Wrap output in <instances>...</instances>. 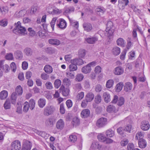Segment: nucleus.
<instances>
[{
	"instance_id": "1",
	"label": "nucleus",
	"mask_w": 150,
	"mask_h": 150,
	"mask_svg": "<svg viewBox=\"0 0 150 150\" xmlns=\"http://www.w3.org/2000/svg\"><path fill=\"white\" fill-rule=\"evenodd\" d=\"M15 28L12 30L14 33L20 35H25L26 33L25 28L21 26L20 21L15 23Z\"/></svg>"
},
{
	"instance_id": "2",
	"label": "nucleus",
	"mask_w": 150,
	"mask_h": 150,
	"mask_svg": "<svg viewBox=\"0 0 150 150\" xmlns=\"http://www.w3.org/2000/svg\"><path fill=\"white\" fill-rule=\"evenodd\" d=\"M55 110L54 106L52 105L47 106L44 109L43 114L45 116H48L52 114Z\"/></svg>"
},
{
	"instance_id": "3",
	"label": "nucleus",
	"mask_w": 150,
	"mask_h": 150,
	"mask_svg": "<svg viewBox=\"0 0 150 150\" xmlns=\"http://www.w3.org/2000/svg\"><path fill=\"white\" fill-rule=\"evenodd\" d=\"M21 147L20 142L18 140H16L13 141L11 143V150H20L21 148Z\"/></svg>"
},
{
	"instance_id": "4",
	"label": "nucleus",
	"mask_w": 150,
	"mask_h": 150,
	"mask_svg": "<svg viewBox=\"0 0 150 150\" xmlns=\"http://www.w3.org/2000/svg\"><path fill=\"white\" fill-rule=\"evenodd\" d=\"M107 119L104 117L100 118L98 119L96 122V125L99 127H101L107 124Z\"/></svg>"
},
{
	"instance_id": "5",
	"label": "nucleus",
	"mask_w": 150,
	"mask_h": 150,
	"mask_svg": "<svg viewBox=\"0 0 150 150\" xmlns=\"http://www.w3.org/2000/svg\"><path fill=\"white\" fill-rule=\"evenodd\" d=\"M57 26L61 29H64L67 26V23L65 21L63 18H60L57 21Z\"/></svg>"
},
{
	"instance_id": "6",
	"label": "nucleus",
	"mask_w": 150,
	"mask_h": 150,
	"mask_svg": "<svg viewBox=\"0 0 150 150\" xmlns=\"http://www.w3.org/2000/svg\"><path fill=\"white\" fill-rule=\"evenodd\" d=\"M150 126L147 121H143L141 123V128L144 131L148 130L150 128Z\"/></svg>"
},
{
	"instance_id": "7",
	"label": "nucleus",
	"mask_w": 150,
	"mask_h": 150,
	"mask_svg": "<svg viewBox=\"0 0 150 150\" xmlns=\"http://www.w3.org/2000/svg\"><path fill=\"white\" fill-rule=\"evenodd\" d=\"M64 126V123L63 120L60 119L56 122V127L59 130H62L63 129Z\"/></svg>"
},
{
	"instance_id": "8",
	"label": "nucleus",
	"mask_w": 150,
	"mask_h": 150,
	"mask_svg": "<svg viewBox=\"0 0 150 150\" xmlns=\"http://www.w3.org/2000/svg\"><path fill=\"white\" fill-rule=\"evenodd\" d=\"M71 64H74L76 66L82 65L83 62L82 59H81L75 58L70 60Z\"/></svg>"
},
{
	"instance_id": "9",
	"label": "nucleus",
	"mask_w": 150,
	"mask_h": 150,
	"mask_svg": "<svg viewBox=\"0 0 150 150\" xmlns=\"http://www.w3.org/2000/svg\"><path fill=\"white\" fill-rule=\"evenodd\" d=\"M83 27L85 31L89 32L92 30V26L91 23H84L83 24Z\"/></svg>"
},
{
	"instance_id": "10",
	"label": "nucleus",
	"mask_w": 150,
	"mask_h": 150,
	"mask_svg": "<svg viewBox=\"0 0 150 150\" xmlns=\"http://www.w3.org/2000/svg\"><path fill=\"white\" fill-rule=\"evenodd\" d=\"M90 114V111L88 109H85L82 111L81 116L82 118H86L89 117Z\"/></svg>"
},
{
	"instance_id": "11",
	"label": "nucleus",
	"mask_w": 150,
	"mask_h": 150,
	"mask_svg": "<svg viewBox=\"0 0 150 150\" xmlns=\"http://www.w3.org/2000/svg\"><path fill=\"white\" fill-rule=\"evenodd\" d=\"M54 124V121L53 118L50 117L47 119L45 121V124L48 127H52Z\"/></svg>"
},
{
	"instance_id": "12",
	"label": "nucleus",
	"mask_w": 150,
	"mask_h": 150,
	"mask_svg": "<svg viewBox=\"0 0 150 150\" xmlns=\"http://www.w3.org/2000/svg\"><path fill=\"white\" fill-rule=\"evenodd\" d=\"M132 88V85L130 82L126 83L124 85V89L125 91L129 92Z\"/></svg>"
},
{
	"instance_id": "13",
	"label": "nucleus",
	"mask_w": 150,
	"mask_h": 150,
	"mask_svg": "<svg viewBox=\"0 0 150 150\" xmlns=\"http://www.w3.org/2000/svg\"><path fill=\"white\" fill-rule=\"evenodd\" d=\"M94 98V94L93 93L91 92L88 93L85 97V99L88 102L92 101L93 99Z\"/></svg>"
},
{
	"instance_id": "14",
	"label": "nucleus",
	"mask_w": 150,
	"mask_h": 150,
	"mask_svg": "<svg viewBox=\"0 0 150 150\" xmlns=\"http://www.w3.org/2000/svg\"><path fill=\"white\" fill-rule=\"evenodd\" d=\"M124 72L123 69L121 67H118L115 68L114 73L115 75H120L122 74Z\"/></svg>"
},
{
	"instance_id": "15",
	"label": "nucleus",
	"mask_w": 150,
	"mask_h": 150,
	"mask_svg": "<svg viewBox=\"0 0 150 150\" xmlns=\"http://www.w3.org/2000/svg\"><path fill=\"white\" fill-rule=\"evenodd\" d=\"M48 42L50 44L55 45H58L60 44V41L55 38L50 39L48 40Z\"/></svg>"
},
{
	"instance_id": "16",
	"label": "nucleus",
	"mask_w": 150,
	"mask_h": 150,
	"mask_svg": "<svg viewBox=\"0 0 150 150\" xmlns=\"http://www.w3.org/2000/svg\"><path fill=\"white\" fill-rule=\"evenodd\" d=\"M103 98H104L105 102L108 103L111 100L110 95L109 93L105 92L103 94Z\"/></svg>"
},
{
	"instance_id": "17",
	"label": "nucleus",
	"mask_w": 150,
	"mask_h": 150,
	"mask_svg": "<svg viewBox=\"0 0 150 150\" xmlns=\"http://www.w3.org/2000/svg\"><path fill=\"white\" fill-rule=\"evenodd\" d=\"M60 89L62 90V94L64 96H67L69 95V88H65L63 86H62L60 88Z\"/></svg>"
},
{
	"instance_id": "18",
	"label": "nucleus",
	"mask_w": 150,
	"mask_h": 150,
	"mask_svg": "<svg viewBox=\"0 0 150 150\" xmlns=\"http://www.w3.org/2000/svg\"><path fill=\"white\" fill-rule=\"evenodd\" d=\"M91 71V67L88 64L87 65L82 68L81 71L85 74L90 72Z\"/></svg>"
},
{
	"instance_id": "19",
	"label": "nucleus",
	"mask_w": 150,
	"mask_h": 150,
	"mask_svg": "<svg viewBox=\"0 0 150 150\" xmlns=\"http://www.w3.org/2000/svg\"><path fill=\"white\" fill-rule=\"evenodd\" d=\"M138 144L139 147L141 148H145L147 144L146 141L144 139H139V141Z\"/></svg>"
},
{
	"instance_id": "20",
	"label": "nucleus",
	"mask_w": 150,
	"mask_h": 150,
	"mask_svg": "<svg viewBox=\"0 0 150 150\" xmlns=\"http://www.w3.org/2000/svg\"><path fill=\"white\" fill-rule=\"evenodd\" d=\"M86 42L90 44H94L98 40V38L95 37H92L91 38H86Z\"/></svg>"
},
{
	"instance_id": "21",
	"label": "nucleus",
	"mask_w": 150,
	"mask_h": 150,
	"mask_svg": "<svg viewBox=\"0 0 150 150\" xmlns=\"http://www.w3.org/2000/svg\"><path fill=\"white\" fill-rule=\"evenodd\" d=\"M125 129L122 127H119L117 129V132L120 134L123 137L126 136V134Z\"/></svg>"
},
{
	"instance_id": "22",
	"label": "nucleus",
	"mask_w": 150,
	"mask_h": 150,
	"mask_svg": "<svg viewBox=\"0 0 150 150\" xmlns=\"http://www.w3.org/2000/svg\"><path fill=\"white\" fill-rule=\"evenodd\" d=\"M1 64L2 65V67L1 69L2 70L4 71L5 72H7L10 70V68L9 66L7 64H5L4 65L3 62L2 61H0V64Z\"/></svg>"
},
{
	"instance_id": "23",
	"label": "nucleus",
	"mask_w": 150,
	"mask_h": 150,
	"mask_svg": "<svg viewBox=\"0 0 150 150\" xmlns=\"http://www.w3.org/2000/svg\"><path fill=\"white\" fill-rule=\"evenodd\" d=\"M107 110L109 113L116 112L117 111L115 107L112 105H109L107 106Z\"/></svg>"
},
{
	"instance_id": "24",
	"label": "nucleus",
	"mask_w": 150,
	"mask_h": 150,
	"mask_svg": "<svg viewBox=\"0 0 150 150\" xmlns=\"http://www.w3.org/2000/svg\"><path fill=\"white\" fill-rule=\"evenodd\" d=\"M14 55L16 58L19 59H21L23 57L22 52L19 50H17L14 53Z\"/></svg>"
},
{
	"instance_id": "25",
	"label": "nucleus",
	"mask_w": 150,
	"mask_h": 150,
	"mask_svg": "<svg viewBox=\"0 0 150 150\" xmlns=\"http://www.w3.org/2000/svg\"><path fill=\"white\" fill-rule=\"evenodd\" d=\"M18 94L16 93L13 92L11 94V102L12 104H15L17 97Z\"/></svg>"
},
{
	"instance_id": "26",
	"label": "nucleus",
	"mask_w": 150,
	"mask_h": 150,
	"mask_svg": "<svg viewBox=\"0 0 150 150\" xmlns=\"http://www.w3.org/2000/svg\"><path fill=\"white\" fill-rule=\"evenodd\" d=\"M44 69L45 71L47 74H50L53 71L52 67L49 65H46L44 67Z\"/></svg>"
},
{
	"instance_id": "27",
	"label": "nucleus",
	"mask_w": 150,
	"mask_h": 150,
	"mask_svg": "<svg viewBox=\"0 0 150 150\" xmlns=\"http://www.w3.org/2000/svg\"><path fill=\"white\" fill-rule=\"evenodd\" d=\"M8 92L5 90L1 91L0 93V99L1 100L5 99L8 96Z\"/></svg>"
},
{
	"instance_id": "28",
	"label": "nucleus",
	"mask_w": 150,
	"mask_h": 150,
	"mask_svg": "<svg viewBox=\"0 0 150 150\" xmlns=\"http://www.w3.org/2000/svg\"><path fill=\"white\" fill-rule=\"evenodd\" d=\"M112 52L115 55H119L120 52V48L117 47H114L112 50Z\"/></svg>"
},
{
	"instance_id": "29",
	"label": "nucleus",
	"mask_w": 150,
	"mask_h": 150,
	"mask_svg": "<svg viewBox=\"0 0 150 150\" xmlns=\"http://www.w3.org/2000/svg\"><path fill=\"white\" fill-rule=\"evenodd\" d=\"M46 101L43 98L40 99L38 101V105L40 108H43L45 105Z\"/></svg>"
},
{
	"instance_id": "30",
	"label": "nucleus",
	"mask_w": 150,
	"mask_h": 150,
	"mask_svg": "<svg viewBox=\"0 0 150 150\" xmlns=\"http://www.w3.org/2000/svg\"><path fill=\"white\" fill-rule=\"evenodd\" d=\"M24 52L25 54L28 56H29L32 55L33 53V51L30 48L27 47L24 49Z\"/></svg>"
},
{
	"instance_id": "31",
	"label": "nucleus",
	"mask_w": 150,
	"mask_h": 150,
	"mask_svg": "<svg viewBox=\"0 0 150 150\" xmlns=\"http://www.w3.org/2000/svg\"><path fill=\"white\" fill-rule=\"evenodd\" d=\"M106 134L108 137H112L115 135L114 131L112 130L111 129H110L106 131Z\"/></svg>"
},
{
	"instance_id": "32",
	"label": "nucleus",
	"mask_w": 150,
	"mask_h": 150,
	"mask_svg": "<svg viewBox=\"0 0 150 150\" xmlns=\"http://www.w3.org/2000/svg\"><path fill=\"white\" fill-rule=\"evenodd\" d=\"M123 86V83L122 82H120L117 84L115 87L116 91L117 92L120 91L122 90Z\"/></svg>"
},
{
	"instance_id": "33",
	"label": "nucleus",
	"mask_w": 150,
	"mask_h": 150,
	"mask_svg": "<svg viewBox=\"0 0 150 150\" xmlns=\"http://www.w3.org/2000/svg\"><path fill=\"white\" fill-rule=\"evenodd\" d=\"M117 45L119 46L124 47L125 46V43L124 40L122 38H119L117 40Z\"/></svg>"
},
{
	"instance_id": "34",
	"label": "nucleus",
	"mask_w": 150,
	"mask_h": 150,
	"mask_svg": "<svg viewBox=\"0 0 150 150\" xmlns=\"http://www.w3.org/2000/svg\"><path fill=\"white\" fill-rule=\"evenodd\" d=\"M114 84V81L112 79H109L107 81L106 84V87L107 88H112Z\"/></svg>"
},
{
	"instance_id": "35",
	"label": "nucleus",
	"mask_w": 150,
	"mask_h": 150,
	"mask_svg": "<svg viewBox=\"0 0 150 150\" xmlns=\"http://www.w3.org/2000/svg\"><path fill=\"white\" fill-rule=\"evenodd\" d=\"M105 31V35L107 36L110 39V37L112 36L113 35V30L112 29L109 30L106 29Z\"/></svg>"
},
{
	"instance_id": "36",
	"label": "nucleus",
	"mask_w": 150,
	"mask_h": 150,
	"mask_svg": "<svg viewBox=\"0 0 150 150\" xmlns=\"http://www.w3.org/2000/svg\"><path fill=\"white\" fill-rule=\"evenodd\" d=\"M14 93H16L18 95H21L23 93L22 88L20 86H17L15 89V91Z\"/></svg>"
},
{
	"instance_id": "37",
	"label": "nucleus",
	"mask_w": 150,
	"mask_h": 150,
	"mask_svg": "<svg viewBox=\"0 0 150 150\" xmlns=\"http://www.w3.org/2000/svg\"><path fill=\"white\" fill-rule=\"evenodd\" d=\"M4 107L5 109H8L10 108L11 103L9 99L6 100L4 104Z\"/></svg>"
},
{
	"instance_id": "38",
	"label": "nucleus",
	"mask_w": 150,
	"mask_h": 150,
	"mask_svg": "<svg viewBox=\"0 0 150 150\" xmlns=\"http://www.w3.org/2000/svg\"><path fill=\"white\" fill-rule=\"evenodd\" d=\"M24 146V147L22 148L21 150H30L31 146L30 142L27 141L26 144Z\"/></svg>"
},
{
	"instance_id": "39",
	"label": "nucleus",
	"mask_w": 150,
	"mask_h": 150,
	"mask_svg": "<svg viewBox=\"0 0 150 150\" xmlns=\"http://www.w3.org/2000/svg\"><path fill=\"white\" fill-rule=\"evenodd\" d=\"M67 17L71 25H72L74 27L77 28L79 27L78 22H74L73 20L72 19L70 18L69 16H68Z\"/></svg>"
},
{
	"instance_id": "40",
	"label": "nucleus",
	"mask_w": 150,
	"mask_h": 150,
	"mask_svg": "<svg viewBox=\"0 0 150 150\" xmlns=\"http://www.w3.org/2000/svg\"><path fill=\"white\" fill-rule=\"evenodd\" d=\"M71 123L74 126L78 125L80 124L79 120L76 117H75L73 118Z\"/></svg>"
},
{
	"instance_id": "41",
	"label": "nucleus",
	"mask_w": 150,
	"mask_h": 150,
	"mask_svg": "<svg viewBox=\"0 0 150 150\" xmlns=\"http://www.w3.org/2000/svg\"><path fill=\"white\" fill-rule=\"evenodd\" d=\"M63 82L64 85L67 87L69 86L71 84L70 80L67 78H65L63 79Z\"/></svg>"
},
{
	"instance_id": "42",
	"label": "nucleus",
	"mask_w": 150,
	"mask_h": 150,
	"mask_svg": "<svg viewBox=\"0 0 150 150\" xmlns=\"http://www.w3.org/2000/svg\"><path fill=\"white\" fill-rule=\"evenodd\" d=\"M77 139V137L74 134H71L69 137V141L73 143L75 142Z\"/></svg>"
},
{
	"instance_id": "43",
	"label": "nucleus",
	"mask_w": 150,
	"mask_h": 150,
	"mask_svg": "<svg viewBox=\"0 0 150 150\" xmlns=\"http://www.w3.org/2000/svg\"><path fill=\"white\" fill-rule=\"evenodd\" d=\"M91 147L94 149H100L101 148V145L98 142H94L92 143Z\"/></svg>"
},
{
	"instance_id": "44",
	"label": "nucleus",
	"mask_w": 150,
	"mask_h": 150,
	"mask_svg": "<svg viewBox=\"0 0 150 150\" xmlns=\"http://www.w3.org/2000/svg\"><path fill=\"white\" fill-rule=\"evenodd\" d=\"M30 108L31 110H33L35 107V102L33 99L30 100L28 103Z\"/></svg>"
},
{
	"instance_id": "45",
	"label": "nucleus",
	"mask_w": 150,
	"mask_h": 150,
	"mask_svg": "<svg viewBox=\"0 0 150 150\" xmlns=\"http://www.w3.org/2000/svg\"><path fill=\"white\" fill-rule=\"evenodd\" d=\"M77 69V66L74 64H71L69 66V69L70 71H76Z\"/></svg>"
},
{
	"instance_id": "46",
	"label": "nucleus",
	"mask_w": 150,
	"mask_h": 150,
	"mask_svg": "<svg viewBox=\"0 0 150 150\" xmlns=\"http://www.w3.org/2000/svg\"><path fill=\"white\" fill-rule=\"evenodd\" d=\"M26 13V11L25 10H21L16 15L17 17L20 18L23 16Z\"/></svg>"
},
{
	"instance_id": "47",
	"label": "nucleus",
	"mask_w": 150,
	"mask_h": 150,
	"mask_svg": "<svg viewBox=\"0 0 150 150\" xmlns=\"http://www.w3.org/2000/svg\"><path fill=\"white\" fill-rule=\"evenodd\" d=\"M101 101V97L100 95L98 94L95 97V102L97 104H99L100 103Z\"/></svg>"
},
{
	"instance_id": "48",
	"label": "nucleus",
	"mask_w": 150,
	"mask_h": 150,
	"mask_svg": "<svg viewBox=\"0 0 150 150\" xmlns=\"http://www.w3.org/2000/svg\"><path fill=\"white\" fill-rule=\"evenodd\" d=\"M84 76L83 74H77L75 80L78 81H81L83 79Z\"/></svg>"
},
{
	"instance_id": "49",
	"label": "nucleus",
	"mask_w": 150,
	"mask_h": 150,
	"mask_svg": "<svg viewBox=\"0 0 150 150\" xmlns=\"http://www.w3.org/2000/svg\"><path fill=\"white\" fill-rule=\"evenodd\" d=\"M144 137V134L143 133L141 132H138L136 134L135 136V138L138 140L143 139Z\"/></svg>"
},
{
	"instance_id": "50",
	"label": "nucleus",
	"mask_w": 150,
	"mask_h": 150,
	"mask_svg": "<svg viewBox=\"0 0 150 150\" xmlns=\"http://www.w3.org/2000/svg\"><path fill=\"white\" fill-rule=\"evenodd\" d=\"M96 11L98 13H99V15H101L103 14L105 12V9L103 8L98 7L96 9Z\"/></svg>"
},
{
	"instance_id": "51",
	"label": "nucleus",
	"mask_w": 150,
	"mask_h": 150,
	"mask_svg": "<svg viewBox=\"0 0 150 150\" xmlns=\"http://www.w3.org/2000/svg\"><path fill=\"white\" fill-rule=\"evenodd\" d=\"M85 51L84 50L80 49L79 52V57L83 58L86 55Z\"/></svg>"
},
{
	"instance_id": "52",
	"label": "nucleus",
	"mask_w": 150,
	"mask_h": 150,
	"mask_svg": "<svg viewBox=\"0 0 150 150\" xmlns=\"http://www.w3.org/2000/svg\"><path fill=\"white\" fill-rule=\"evenodd\" d=\"M30 105H29L28 103L27 102H25L23 104V110L25 112H27L29 108Z\"/></svg>"
},
{
	"instance_id": "53",
	"label": "nucleus",
	"mask_w": 150,
	"mask_h": 150,
	"mask_svg": "<svg viewBox=\"0 0 150 150\" xmlns=\"http://www.w3.org/2000/svg\"><path fill=\"white\" fill-rule=\"evenodd\" d=\"M61 83V81L59 79L56 80L54 83V87L56 88H58L60 86Z\"/></svg>"
},
{
	"instance_id": "54",
	"label": "nucleus",
	"mask_w": 150,
	"mask_h": 150,
	"mask_svg": "<svg viewBox=\"0 0 150 150\" xmlns=\"http://www.w3.org/2000/svg\"><path fill=\"white\" fill-rule=\"evenodd\" d=\"M67 76L70 79H73L75 77V73L70 71L67 73Z\"/></svg>"
},
{
	"instance_id": "55",
	"label": "nucleus",
	"mask_w": 150,
	"mask_h": 150,
	"mask_svg": "<svg viewBox=\"0 0 150 150\" xmlns=\"http://www.w3.org/2000/svg\"><path fill=\"white\" fill-rule=\"evenodd\" d=\"M106 25V29L108 30L112 29V28L113 26V24L112 21H109L108 22Z\"/></svg>"
},
{
	"instance_id": "56",
	"label": "nucleus",
	"mask_w": 150,
	"mask_h": 150,
	"mask_svg": "<svg viewBox=\"0 0 150 150\" xmlns=\"http://www.w3.org/2000/svg\"><path fill=\"white\" fill-rule=\"evenodd\" d=\"M118 100L117 105L119 106H121L124 104L125 100L123 97H120Z\"/></svg>"
},
{
	"instance_id": "57",
	"label": "nucleus",
	"mask_w": 150,
	"mask_h": 150,
	"mask_svg": "<svg viewBox=\"0 0 150 150\" xmlns=\"http://www.w3.org/2000/svg\"><path fill=\"white\" fill-rule=\"evenodd\" d=\"M98 138L99 141L104 142L106 138L103 134H100L98 135Z\"/></svg>"
},
{
	"instance_id": "58",
	"label": "nucleus",
	"mask_w": 150,
	"mask_h": 150,
	"mask_svg": "<svg viewBox=\"0 0 150 150\" xmlns=\"http://www.w3.org/2000/svg\"><path fill=\"white\" fill-rule=\"evenodd\" d=\"M35 132L39 135L44 137L45 136L46 133L45 132L43 131H39L37 130H35Z\"/></svg>"
},
{
	"instance_id": "59",
	"label": "nucleus",
	"mask_w": 150,
	"mask_h": 150,
	"mask_svg": "<svg viewBox=\"0 0 150 150\" xmlns=\"http://www.w3.org/2000/svg\"><path fill=\"white\" fill-rule=\"evenodd\" d=\"M8 24V21L6 19H4L0 21V25L3 27L6 26Z\"/></svg>"
},
{
	"instance_id": "60",
	"label": "nucleus",
	"mask_w": 150,
	"mask_h": 150,
	"mask_svg": "<svg viewBox=\"0 0 150 150\" xmlns=\"http://www.w3.org/2000/svg\"><path fill=\"white\" fill-rule=\"evenodd\" d=\"M102 89V86L99 84H97L96 85L95 88V90L97 92H100Z\"/></svg>"
},
{
	"instance_id": "61",
	"label": "nucleus",
	"mask_w": 150,
	"mask_h": 150,
	"mask_svg": "<svg viewBox=\"0 0 150 150\" xmlns=\"http://www.w3.org/2000/svg\"><path fill=\"white\" fill-rule=\"evenodd\" d=\"M57 18H56V17L53 18V19H52V20L50 23L51 26V27L52 28V30H54V26L55 24V23L56 21L57 20Z\"/></svg>"
},
{
	"instance_id": "62",
	"label": "nucleus",
	"mask_w": 150,
	"mask_h": 150,
	"mask_svg": "<svg viewBox=\"0 0 150 150\" xmlns=\"http://www.w3.org/2000/svg\"><path fill=\"white\" fill-rule=\"evenodd\" d=\"M45 85L46 88L48 89H51L53 88L52 83L50 82H47Z\"/></svg>"
},
{
	"instance_id": "63",
	"label": "nucleus",
	"mask_w": 150,
	"mask_h": 150,
	"mask_svg": "<svg viewBox=\"0 0 150 150\" xmlns=\"http://www.w3.org/2000/svg\"><path fill=\"white\" fill-rule=\"evenodd\" d=\"M41 77L44 80H47L49 77V76L45 73H43L41 74Z\"/></svg>"
},
{
	"instance_id": "64",
	"label": "nucleus",
	"mask_w": 150,
	"mask_h": 150,
	"mask_svg": "<svg viewBox=\"0 0 150 150\" xmlns=\"http://www.w3.org/2000/svg\"><path fill=\"white\" fill-rule=\"evenodd\" d=\"M84 96V92H81L78 94L76 96V98L78 100H81L83 98Z\"/></svg>"
}]
</instances>
